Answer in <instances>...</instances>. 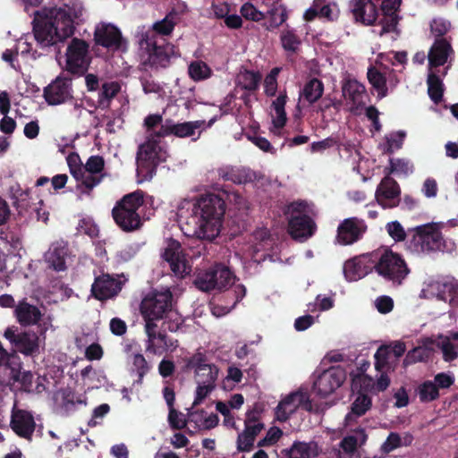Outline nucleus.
Returning a JSON list of instances; mask_svg holds the SVG:
<instances>
[{
	"instance_id": "f257e3e1",
	"label": "nucleus",
	"mask_w": 458,
	"mask_h": 458,
	"mask_svg": "<svg viewBox=\"0 0 458 458\" xmlns=\"http://www.w3.org/2000/svg\"><path fill=\"white\" fill-rule=\"evenodd\" d=\"M81 3L43 8L35 13L34 38L42 47H48L71 38L84 20Z\"/></svg>"
},
{
	"instance_id": "f03ea898",
	"label": "nucleus",
	"mask_w": 458,
	"mask_h": 458,
	"mask_svg": "<svg viewBox=\"0 0 458 458\" xmlns=\"http://www.w3.org/2000/svg\"><path fill=\"white\" fill-rule=\"evenodd\" d=\"M225 212L224 200L214 194L183 199L178 207L179 216L186 219L191 233L207 241H213L220 234Z\"/></svg>"
},
{
	"instance_id": "7ed1b4c3",
	"label": "nucleus",
	"mask_w": 458,
	"mask_h": 458,
	"mask_svg": "<svg viewBox=\"0 0 458 458\" xmlns=\"http://www.w3.org/2000/svg\"><path fill=\"white\" fill-rule=\"evenodd\" d=\"M176 23L174 14L166 15L162 21L153 24L152 30L140 27L137 30L139 45L142 51L148 55V61L153 64H162L167 61L168 55L163 54L162 49L157 46L154 37V31L161 35H169Z\"/></svg>"
},
{
	"instance_id": "20e7f679",
	"label": "nucleus",
	"mask_w": 458,
	"mask_h": 458,
	"mask_svg": "<svg viewBox=\"0 0 458 458\" xmlns=\"http://www.w3.org/2000/svg\"><path fill=\"white\" fill-rule=\"evenodd\" d=\"M151 134L147 140L140 145L137 152V174L140 182L149 180L156 172V167L161 162L165 161L167 154L159 142L151 139Z\"/></svg>"
},
{
	"instance_id": "39448f33",
	"label": "nucleus",
	"mask_w": 458,
	"mask_h": 458,
	"mask_svg": "<svg viewBox=\"0 0 458 458\" xmlns=\"http://www.w3.org/2000/svg\"><path fill=\"white\" fill-rule=\"evenodd\" d=\"M142 203V194L140 191L124 196L113 208L115 223L124 231L138 229L140 225V217L137 210Z\"/></svg>"
},
{
	"instance_id": "423d86ee",
	"label": "nucleus",
	"mask_w": 458,
	"mask_h": 458,
	"mask_svg": "<svg viewBox=\"0 0 458 458\" xmlns=\"http://www.w3.org/2000/svg\"><path fill=\"white\" fill-rule=\"evenodd\" d=\"M309 207L305 202H293L287 206L289 233L298 241H305L313 235L316 225L309 216Z\"/></svg>"
},
{
	"instance_id": "0eeeda50",
	"label": "nucleus",
	"mask_w": 458,
	"mask_h": 458,
	"mask_svg": "<svg viewBox=\"0 0 458 458\" xmlns=\"http://www.w3.org/2000/svg\"><path fill=\"white\" fill-rule=\"evenodd\" d=\"M415 241L422 251L439 250L452 252L456 244L452 239L443 237L437 225H423L415 228Z\"/></svg>"
},
{
	"instance_id": "6e6552de",
	"label": "nucleus",
	"mask_w": 458,
	"mask_h": 458,
	"mask_svg": "<svg viewBox=\"0 0 458 458\" xmlns=\"http://www.w3.org/2000/svg\"><path fill=\"white\" fill-rule=\"evenodd\" d=\"M375 269L377 274L394 284H402L408 274L409 269L397 253L390 250H385L380 255L378 261L375 264Z\"/></svg>"
},
{
	"instance_id": "1a4fd4ad",
	"label": "nucleus",
	"mask_w": 458,
	"mask_h": 458,
	"mask_svg": "<svg viewBox=\"0 0 458 458\" xmlns=\"http://www.w3.org/2000/svg\"><path fill=\"white\" fill-rule=\"evenodd\" d=\"M4 336L11 343L14 352L30 357H36L40 352L39 336L34 331L18 332L16 327H10L4 331Z\"/></svg>"
},
{
	"instance_id": "9d476101",
	"label": "nucleus",
	"mask_w": 458,
	"mask_h": 458,
	"mask_svg": "<svg viewBox=\"0 0 458 458\" xmlns=\"http://www.w3.org/2000/svg\"><path fill=\"white\" fill-rule=\"evenodd\" d=\"M90 63L89 46L81 38H74L65 51V69L72 73H81Z\"/></svg>"
},
{
	"instance_id": "9b49d317",
	"label": "nucleus",
	"mask_w": 458,
	"mask_h": 458,
	"mask_svg": "<svg viewBox=\"0 0 458 458\" xmlns=\"http://www.w3.org/2000/svg\"><path fill=\"white\" fill-rule=\"evenodd\" d=\"M170 289L155 290L151 294L147 295L140 303L142 317L163 318L164 315L172 309L173 294Z\"/></svg>"
},
{
	"instance_id": "f8f14e48",
	"label": "nucleus",
	"mask_w": 458,
	"mask_h": 458,
	"mask_svg": "<svg viewBox=\"0 0 458 458\" xmlns=\"http://www.w3.org/2000/svg\"><path fill=\"white\" fill-rule=\"evenodd\" d=\"M346 378V372L341 366H332L323 370L313 384V391L320 397H327L340 387Z\"/></svg>"
},
{
	"instance_id": "ddd939ff",
	"label": "nucleus",
	"mask_w": 458,
	"mask_h": 458,
	"mask_svg": "<svg viewBox=\"0 0 458 458\" xmlns=\"http://www.w3.org/2000/svg\"><path fill=\"white\" fill-rule=\"evenodd\" d=\"M162 257L169 263L171 270L176 276L183 277L191 273V266L179 242L173 239L167 240Z\"/></svg>"
},
{
	"instance_id": "4468645a",
	"label": "nucleus",
	"mask_w": 458,
	"mask_h": 458,
	"mask_svg": "<svg viewBox=\"0 0 458 458\" xmlns=\"http://www.w3.org/2000/svg\"><path fill=\"white\" fill-rule=\"evenodd\" d=\"M36 421L31 411L17 407L14 403L10 419V428L20 438L31 441L35 429Z\"/></svg>"
},
{
	"instance_id": "2eb2a0df",
	"label": "nucleus",
	"mask_w": 458,
	"mask_h": 458,
	"mask_svg": "<svg viewBox=\"0 0 458 458\" xmlns=\"http://www.w3.org/2000/svg\"><path fill=\"white\" fill-rule=\"evenodd\" d=\"M217 119V115L212 117L208 123L205 121L185 122L182 123H174L171 121H166L161 124L157 131L158 137H165L167 135H174L176 137L184 138L193 136L198 131H201L210 127Z\"/></svg>"
},
{
	"instance_id": "dca6fc26",
	"label": "nucleus",
	"mask_w": 458,
	"mask_h": 458,
	"mask_svg": "<svg viewBox=\"0 0 458 458\" xmlns=\"http://www.w3.org/2000/svg\"><path fill=\"white\" fill-rule=\"evenodd\" d=\"M94 39L98 45L112 50L124 49L126 47L120 30L112 23L99 22L97 24Z\"/></svg>"
},
{
	"instance_id": "f3484780",
	"label": "nucleus",
	"mask_w": 458,
	"mask_h": 458,
	"mask_svg": "<svg viewBox=\"0 0 458 458\" xmlns=\"http://www.w3.org/2000/svg\"><path fill=\"white\" fill-rule=\"evenodd\" d=\"M235 275L225 266H216L198 275L196 284L206 286H232L235 284Z\"/></svg>"
},
{
	"instance_id": "a211bd4d",
	"label": "nucleus",
	"mask_w": 458,
	"mask_h": 458,
	"mask_svg": "<svg viewBox=\"0 0 458 458\" xmlns=\"http://www.w3.org/2000/svg\"><path fill=\"white\" fill-rule=\"evenodd\" d=\"M373 268V255L363 254L347 260L344 265V274L349 282H355L366 276Z\"/></svg>"
},
{
	"instance_id": "6ab92c4d",
	"label": "nucleus",
	"mask_w": 458,
	"mask_h": 458,
	"mask_svg": "<svg viewBox=\"0 0 458 458\" xmlns=\"http://www.w3.org/2000/svg\"><path fill=\"white\" fill-rule=\"evenodd\" d=\"M342 93L347 109L359 114L365 104V87L355 79H347L342 85Z\"/></svg>"
},
{
	"instance_id": "aec40b11",
	"label": "nucleus",
	"mask_w": 458,
	"mask_h": 458,
	"mask_svg": "<svg viewBox=\"0 0 458 458\" xmlns=\"http://www.w3.org/2000/svg\"><path fill=\"white\" fill-rule=\"evenodd\" d=\"M72 82L63 77H57L44 89V98L48 105H62L72 98Z\"/></svg>"
},
{
	"instance_id": "412c9836",
	"label": "nucleus",
	"mask_w": 458,
	"mask_h": 458,
	"mask_svg": "<svg viewBox=\"0 0 458 458\" xmlns=\"http://www.w3.org/2000/svg\"><path fill=\"white\" fill-rule=\"evenodd\" d=\"M366 229L367 226L362 220L347 218L338 226L336 241L342 245L352 244L361 237Z\"/></svg>"
},
{
	"instance_id": "4be33fe9",
	"label": "nucleus",
	"mask_w": 458,
	"mask_h": 458,
	"mask_svg": "<svg viewBox=\"0 0 458 458\" xmlns=\"http://www.w3.org/2000/svg\"><path fill=\"white\" fill-rule=\"evenodd\" d=\"M400 190L390 177H385L378 185L375 197L383 208H392L399 202Z\"/></svg>"
},
{
	"instance_id": "5701e85b",
	"label": "nucleus",
	"mask_w": 458,
	"mask_h": 458,
	"mask_svg": "<svg viewBox=\"0 0 458 458\" xmlns=\"http://www.w3.org/2000/svg\"><path fill=\"white\" fill-rule=\"evenodd\" d=\"M436 341L431 337L420 340V344L406 353L403 366L407 367L417 362H426L430 360L435 352Z\"/></svg>"
},
{
	"instance_id": "b1692460",
	"label": "nucleus",
	"mask_w": 458,
	"mask_h": 458,
	"mask_svg": "<svg viewBox=\"0 0 458 458\" xmlns=\"http://www.w3.org/2000/svg\"><path fill=\"white\" fill-rule=\"evenodd\" d=\"M351 9L357 21L370 25L377 16V9L371 0H352Z\"/></svg>"
},
{
	"instance_id": "393cba45",
	"label": "nucleus",
	"mask_w": 458,
	"mask_h": 458,
	"mask_svg": "<svg viewBox=\"0 0 458 458\" xmlns=\"http://www.w3.org/2000/svg\"><path fill=\"white\" fill-rule=\"evenodd\" d=\"M218 174L223 179L238 184L251 182L260 177L256 172L246 167L225 166L219 169Z\"/></svg>"
},
{
	"instance_id": "a878e982",
	"label": "nucleus",
	"mask_w": 458,
	"mask_h": 458,
	"mask_svg": "<svg viewBox=\"0 0 458 458\" xmlns=\"http://www.w3.org/2000/svg\"><path fill=\"white\" fill-rule=\"evenodd\" d=\"M177 340L168 338L165 332L148 336L145 342V352L152 355L162 356L169 348L177 347Z\"/></svg>"
},
{
	"instance_id": "bb28decb",
	"label": "nucleus",
	"mask_w": 458,
	"mask_h": 458,
	"mask_svg": "<svg viewBox=\"0 0 458 458\" xmlns=\"http://www.w3.org/2000/svg\"><path fill=\"white\" fill-rule=\"evenodd\" d=\"M14 316L21 326L27 327L37 324L41 319V312L38 307L22 300L14 308Z\"/></svg>"
},
{
	"instance_id": "cd10ccee",
	"label": "nucleus",
	"mask_w": 458,
	"mask_h": 458,
	"mask_svg": "<svg viewBox=\"0 0 458 458\" xmlns=\"http://www.w3.org/2000/svg\"><path fill=\"white\" fill-rule=\"evenodd\" d=\"M73 178L77 182L78 198L81 199L84 196H89L91 191L101 182L103 175L94 174L81 169Z\"/></svg>"
},
{
	"instance_id": "c85d7f7f",
	"label": "nucleus",
	"mask_w": 458,
	"mask_h": 458,
	"mask_svg": "<svg viewBox=\"0 0 458 458\" xmlns=\"http://www.w3.org/2000/svg\"><path fill=\"white\" fill-rule=\"evenodd\" d=\"M452 52V47L447 41L445 39L436 40L428 55L429 71H432L433 67L444 65Z\"/></svg>"
},
{
	"instance_id": "c756f323",
	"label": "nucleus",
	"mask_w": 458,
	"mask_h": 458,
	"mask_svg": "<svg viewBox=\"0 0 458 458\" xmlns=\"http://www.w3.org/2000/svg\"><path fill=\"white\" fill-rule=\"evenodd\" d=\"M45 260L48 267L56 270L64 271L67 267L68 253L64 244L52 245L45 253Z\"/></svg>"
},
{
	"instance_id": "7c9ffc66",
	"label": "nucleus",
	"mask_w": 458,
	"mask_h": 458,
	"mask_svg": "<svg viewBox=\"0 0 458 458\" xmlns=\"http://www.w3.org/2000/svg\"><path fill=\"white\" fill-rule=\"evenodd\" d=\"M301 395L292 393L282 399L276 408V418L280 422H285L296 411L301 403Z\"/></svg>"
},
{
	"instance_id": "2f4dec72",
	"label": "nucleus",
	"mask_w": 458,
	"mask_h": 458,
	"mask_svg": "<svg viewBox=\"0 0 458 458\" xmlns=\"http://www.w3.org/2000/svg\"><path fill=\"white\" fill-rule=\"evenodd\" d=\"M372 406L371 398L364 394H360L351 405V411L344 418L345 425L351 426L356 422L357 418L363 416Z\"/></svg>"
},
{
	"instance_id": "473e14b6",
	"label": "nucleus",
	"mask_w": 458,
	"mask_h": 458,
	"mask_svg": "<svg viewBox=\"0 0 458 458\" xmlns=\"http://www.w3.org/2000/svg\"><path fill=\"white\" fill-rule=\"evenodd\" d=\"M202 292L210 293L212 290H218V293H215L217 301H221L222 298H228L231 300V303H227L223 307L224 312L228 313L233 310L235 305L245 296L246 288H238L240 290L241 295L239 293L234 291L233 288H199Z\"/></svg>"
},
{
	"instance_id": "72a5a7b5",
	"label": "nucleus",
	"mask_w": 458,
	"mask_h": 458,
	"mask_svg": "<svg viewBox=\"0 0 458 458\" xmlns=\"http://www.w3.org/2000/svg\"><path fill=\"white\" fill-rule=\"evenodd\" d=\"M287 101V95L285 92L281 93L273 102H272V123L276 130L282 129L286 123V113L284 111V106Z\"/></svg>"
},
{
	"instance_id": "f704fd0d",
	"label": "nucleus",
	"mask_w": 458,
	"mask_h": 458,
	"mask_svg": "<svg viewBox=\"0 0 458 458\" xmlns=\"http://www.w3.org/2000/svg\"><path fill=\"white\" fill-rule=\"evenodd\" d=\"M266 17H267V21L263 26L267 30L272 31L286 21L288 18L287 10L285 6L276 4L267 11Z\"/></svg>"
},
{
	"instance_id": "c9c22d12",
	"label": "nucleus",
	"mask_w": 458,
	"mask_h": 458,
	"mask_svg": "<svg viewBox=\"0 0 458 458\" xmlns=\"http://www.w3.org/2000/svg\"><path fill=\"white\" fill-rule=\"evenodd\" d=\"M312 445L316 446V444L294 441L290 448L284 449L282 453L286 458H312L316 455Z\"/></svg>"
},
{
	"instance_id": "e433bc0d",
	"label": "nucleus",
	"mask_w": 458,
	"mask_h": 458,
	"mask_svg": "<svg viewBox=\"0 0 458 458\" xmlns=\"http://www.w3.org/2000/svg\"><path fill=\"white\" fill-rule=\"evenodd\" d=\"M324 85L321 81L312 79L309 81L300 93V100L303 98L310 104L317 102L323 95Z\"/></svg>"
},
{
	"instance_id": "4c0bfd02",
	"label": "nucleus",
	"mask_w": 458,
	"mask_h": 458,
	"mask_svg": "<svg viewBox=\"0 0 458 458\" xmlns=\"http://www.w3.org/2000/svg\"><path fill=\"white\" fill-rule=\"evenodd\" d=\"M368 79L374 89L377 91V97L382 98L387 94L386 81L385 72L371 67L368 71Z\"/></svg>"
},
{
	"instance_id": "58836bf2",
	"label": "nucleus",
	"mask_w": 458,
	"mask_h": 458,
	"mask_svg": "<svg viewBox=\"0 0 458 458\" xmlns=\"http://www.w3.org/2000/svg\"><path fill=\"white\" fill-rule=\"evenodd\" d=\"M32 38L29 35H25L21 37L15 44V49L18 55L24 59L28 60H36L39 55L37 50L32 48Z\"/></svg>"
},
{
	"instance_id": "ea45409f",
	"label": "nucleus",
	"mask_w": 458,
	"mask_h": 458,
	"mask_svg": "<svg viewBox=\"0 0 458 458\" xmlns=\"http://www.w3.org/2000/svg\"><path fill=\"white\" fill-rule=\"evenodd\" d=\"M131 372L137 376L136 382L141 384L144 377L149 372L151 366L147 361L143 354L138 352L131 356Z\"/></svg>"
},
{
	"instance_id": "a19ab883",
	"label": "nucleus",
	"mask_w": 458,
	"mask_h": 458,
	"mask_svg": "<svg viewBox=\"0 0 458 458\" xmlns=\"http://www.w3.org/2000/svg\"><path fill=\"white\" fill-rule=\"evenodd\" d=\"M260 80L261 75L259 72L243 70L238 73L236 83L244 89L255 90L258 89Z\"/></svg>"
},
{
	"instance_id": "79ce46f5",
	"label": "nucleus",
	"mask_w": 458,
	"mask_h": 458,
	"mask_svg": "<svg viewBox=\"0 0 458 458\" xmlns=\"http://www.w3.org/2000/svg\"><path fill=\"white\" fill-rule=\"evenodd\" d=\"M458 288H422L420 293V298H431L437 296V299L443 301L452 303Z\"/></svg>"
},
{
	"instance_id": "37998d69",
	"label": "nucleus",
	"mask_w": 458,
	"mask_h": 458,
	"mask_svg": "<svg viewBox=\"0 0 458 458\" xmlns=\"http://www.w3.org/2000/svg\"><path fill=\"white\" fill-rule=\"evenodd\" d=\"M188 73L195 81H204L211 77V68L203 61H194L189 64Z\"/></svg>"
},
{
	"instance_id": "c03bdc74",
	"label": "nucleus",
	"mask_w": 458,
	"mask_h": 458,
	"mask_svg": "<svg viewBox=\"0 0 458 458\" xmlns=\"http://www.w3.org/2000/svg\"><path fill=\"white\" fill-rule=\"evenodd\" d=\"M354 432L357 436L344 437L340 442L341 448L346 454H353L356 451L359 439H360L361 444L367 440V435L364 428H357Z\"/></svg>"
},
{
	"instance_id": "a18cd8bd",
	"label": "nucleus",
	"mask_w": 458,
	"mask_h": 458,
	"mask_svg": "<svg viewBox=\"0 0 458 458\" xmlns=\"http://www.w3.org/2000/svg\"><path fill=\"white\" fill-rule=\"evenodd\" d=\"M185 365L183 368L184 371L195 369L196 374H204L202 370H209V364L207 363V357L202 352H196L191 357L186 358Z\"/></svg>"
},
{
	"instance_id": "49530a36",
	"label": "nucleus",
	"mask_w": 458,
	"mask_h": 458,
	"mask_svg": "<svg viewBox=\"0 0 458 458\" xmlns=\"http://www.w3.org/2000/svg\"><path fill=\"white\" fill-rule=\"evenodd\" d=\"M128 282V278L125 275H109L102 274L96 276L95 282L92 286H122Z\"/></svg>"
},
{
	"instance_id": "de8ad7c7",
	"label": "nucleus",
	"mask_w": 458,
	"mask_h": 458,
	"mask_svg": "<svg viewBox=\"0 0 458 458\" xmlns=\"http://www.w3.org/2000/svg\"><path fill=\"white\" fill-rule=\"evenodd\" d=\"M428 91L435 103H438L442 99L443 83L432 71H429L428 75Z\"/></svg>"
},
{
	"instance_id": "09e8293b",
	"label": "nucleus",
	"mask_w": 458,
	"mask_h": 458,
	"mask_svg": "<svg viewBox=\"0 0 458 458\" xmlns=\"http://www.w3.org/2000/svg\"><path fill=\"white\" fill-rule=\"evenodd\" d=\"M439 342H436L435 347L439 348L443 352V359L446 362H451L458 357V352L455 350L454 344L451 342L450 337L440 335L438 336Z\"/></svg>"
},
{
	"instance_id": "8fccbe9b",
	"label": "nucleus",
	"mask_w": 458,
	"mask_h": 458,
	"mask_svg": "<svg viewBox=\"0 0 458 458\" xmlns=\"http://www.w3.org/2000/svg\"><path fill=\"white\" fill-rule=\"evenodd\" d=\"M280 40L283 48L291 54L295 53L301 45L299 38L295 35L293 30L289 29H284L281 32Z\"/></svg>"
},
{
	"instance_id": "3c124183",
	"label": "nucleus",
	"mask_w": 458,
	"mask_h": 458,
	"mask_svg": "<svg viewBox=\"0 0 458 458\" xmlns=\"http://www.w3.org/2000/svg\"><path fill=\"white\" fill-rule=\"evenodd\" d=\"M198 386L196 388V395L193 402V406L199 405L205 398L215 389L214 377L210 376L209 380L200 381L197 380Z\"/></svg>"
},
{
	"instance_id": "603ef678",
	"label": "nucleus",
	"mask_w": 458,
	"mask_h": 458,
	"mask_svg": "<svg viewBox=\"0 0 458 458\" xmlns=\"http://www.w3.org/2000/svg\"><path fill=\"white\" fill-rule=\"evenodd\" d=\"M120 89L121 87L119 83L115 81L104 83L98 97L99 105L107 106L110 100L116 96Z\"/></svg>"
},
{
	"instance_id": "864d4df0",
	"label": "nucleus",
	"mask_w": 458,
	"mask_h": 458,
	"mask_svg": "<svg viewBox=\"0 0 458 458\" xmlns=\"http://www.w3.org/2000/svg\"><path fill=\"white\" fill-rule=\"evenodd\" d=\"M420 400L423 403L432 402L439 397L437 386L431 381L423 382L419 387Z\"/></svg>"
},
{
	"instance_id": "5fc2aeb1",
	"label": "nucleus",
	"mask_w": 458,
	"mask_h": 458,
	"mask_svg": "<svg viewBox=\"0 0 458 458\" xmlns=\"http://www.w3.org/2000/svg\"><path fill=\"white\" fill-rule=\"evenodd\" d=\"M339 8L335 3L320 0L319 17L326 18L328 21H335L339 16Z\"/></svg>"
},
{
	"instance_id": "6e6d98bb",
	"label": "nucleus",
	"mask_w": 458,
	"mask_h": 458,
	"mask_svg": "<svg viewBox=\"0 0 458 458\" xmlns=\"http://www.w3.org/2000/svg\"><path fill=\"white\" fill-rule=\"evenodd\" d=\"M281 69L279 67L273 68L267 75L264 81L265 93L267 96H275L277 90V76Z\"/></svg>"
},
{
	"instance_id": "4d7b16f0",
	"label": "nucleus",
	"mask_w": 458,
	"mask_h": 458,
	"mask_svg": "<svg viewBox=\"0 0 458 458\" xmlns=\"http://www.w3.org/2000/svg\"><path fill=\"white\" fill-rule=\"evenodd\" d=\"M241 14L249 21H260L266 18V14L258 10L252 4L245 3L241 7Z\"/></svg>"
},
{
	"instance_id": "13d9d810",
	"label": "nucleus",
	"mask_w": 458,
	"mask_h": 458,
	"mask_svg": "<svg viewBox=\"0 0 458 458\" xmlns=\"http://www.w3.org/2000/svg\"><path fill=\"white\" fill-rule=\"evenodd\" d=\"M391 354V348L381 345L376 352L375 368L377 371H382L388 365V359Z\"/></svg>"
},
{
	"instance_id": "bf43d9fd",
	"label": "nucleus",
	"mask_w": 458,
	"mask_h": 458,
	"mask_svg": "<svg viewBox=\"0 0 458 458\" xmlns=\"http://www.w3.org/2000/svg\"><path fill=\"white\" fill-rule=\"evenodd\" d=\"M413 166L404 159H392L390 160V172L399 175H408L412 172Z\"/></svg>"
},
{
	"instance_id": "052dcab7",
	"label": "nucleus",
	"mask_w": 458,
	"mask_h": 458,
	"mask_svg": "<svg viewBox=\"0 0 458 458\" xmlns=\"http://www.w3.org/2000/svg\"><path fill=\"white\" fill-rule=\"evenodd\" d=\"M405 133L403 131H396L386 137V145L384 146V150L393 152L402 147Z\"/></svg>"
},
{
	"instance_id": "680f3d73",
	"label": "nucleus",
	"mask_w": 458,
	"mask_h": 458,
	"mask_svg": "<svg viewBox=\"0 0 458 458\" xmlns=\"http://www.w3.org/2000/svg\"><path fill=\"white\" fill-rule=\"evenodd\" d=\"M283 431L278 427H272L267 432L265 437L258 442L259 447L270 446L275 445L282 437Z\"/></svg>"
},
{
	"instance_id": "e2e57ef3",
	"label": "nucleus",
	"mask_w": 458,
	"mask_h": 458,
	"mask_svg": "<svg viewBox=\"0 0 458 458\" xmlns=\"http://www.w3.org/2000/svg\"><path fill=\"white\" fill-rule=\"evenodd\" d=\"M431 32L437 36L440 37L446 34L451 29V23L447 20L444 18H434L430 23Z\"/></svg>"
},
{
	"instance_id": "0e129e2a",
	"label": "nucleus",
	"mask_w": 458,
	"mask_h": 458,
	"mask_svg": "<svg viewBox=\"0 0 458 458\" xmlns=\"http://www.w3.org/2000/svg\"><path fill=\"white\" fill-rule=\"evenodd\" d=\"M91 296L95 299L104 301L117 296L122 288H90Z\"/></svg>"
},
{
	"instance_id": "69168bd1",
	"label": "nucleus",
	"mask_w": 458,
	"mask_h": 458,
	"mask_svg": "<svg viewBox=\"0 0 458 458\" xmlns=\"http://www.w3.org/2000/svg\"><path fill=\"white\" fill-rule=\"evenodd\" d=\"M104 165L105 162L103 157L92 156L87 160L83 169L94 174L102 175L101 173L104 169Z\"/></svg>"
},
{
	"instance_id": "338daca9",
	"label": "nucleus",
	"mask_w": 458,
	"mask_h": 458,
	"mask_svg": "<svg viewBox=\"0 0 458 458\" xmlns=\"http://www.w3.org/2000/svg\"><path fill=\"white\" fill-rule=\"evenodd\" d=\"M388 234L395 241L402 242L405 239L406 233L402 225L397 221L390 222L386 225Z\"/></svg>"
},
{
	"instance_id": "774afa93",
	"label": "nucleus",
	"mask_w": 458,
	"mask_h": 458,
	"mask_svg": "<svg viewBox=\"0 0 458 458\" xmlns=\"http://www.w3.org/2000/svg\"><path fill=\"white\" fill-rule=\"evenodd\" d=\"M254 442L255 438L243 430L237 437V450L240 452H250L254 447Z\"/></svg>"
}]
</instances>
